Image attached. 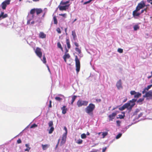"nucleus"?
Wrapping results in <instances>:
<instances>
[{
  "mask_svg": "<svg viewBox=\"0 0 152 152\" xmlns=\"http://www.w3.org/2000/svg\"><path fill=\"white\" fill-rule=\"evenodd\" d=\"M95 106L94 104L92 103L89 104L85 109L86 112L91 116L93 115V111L95 109Z\"/></svg>",
  "mask_w": 152,
  "mask_h": 152,
  "instance_id": "obj_1",
  "label": "nucleus"
},
{
  "mask_svg": "<svg viewBox=\"0 0 152 152\" xmlns=\"http://www.w3.org/2000/svg\"><path fill=\"white\" fill-rule=\"evenodd\" d=\"M75 62L76 66V70L77 72L78 73L80 69V63L79 58L77 56H75Z\"/></svg>",
  "mask_w": 152,
  "mask_h": 152,
  "instance_id": "obj_2",
  "label": "nucleus"
},
{
  "mask_svg": "<svg viewBox=\"0 0 152 152\" xmlns=\"http://www.w3.org/2000/svg\"><path fill=\"white\" fill-rule=\"evenodd\" d=\"M10 1L11 0H5L0 5V8L3 10H5L7 5L10 4Z\"/></svg>",
  "mask_w": 152,
  "mask_h": 152,
  "instance_id": "obj_3",
  "label": "nucleus"
},
{
  "mask_svg": "<svg viewBox=\"0 0 152 152\" xmlns=\"http://www.w3.org/2000/svg\"><path fill=\"white\" fill-rule=\"evenodd\" d=\"M88 103V102L86 101H83L80 99L77 102V104L78 107L83 106H86Z\"/></svg>",
  "mask_w": 152,
  "mask_h": 152,
  "instance_id": "obj_4",
  "label": "nucleus"
},
{
  "mask_svg": "<svg viewBox=\"0 0 152 152\" xmlns=\"http://www.w3.org/2000/svg\"><path fill=\"white\" fill-rule=\"evenodd\" d=\"M137 99H133L132 100H130L129 102L130 103V106L128 108V110L130 111L132 109V107L135 105V102L136 101Z\"/></svg>",
  "mask_w": 152,
  "mask_h": 152,
  "instance_id": "obj_5",
  "label": "nucleus"
},
{
  "mask_svg": "<svg viewBox=\"0 0 152 152\" xmlns=\"http://www.w3.org/2000/svg\"><path fill=\"white\" fill-rule=\"evenodd\" d=\"M35 53L39 57L41 58L42 57V53L41 51V49L40 48L37 47L36 48Z\"/></svg>",
  "mask_w": 152,
  "mask_h": 152,
  "instance_id": "obj_6",
  "label": "nucleus"
},
{
  "mask_svg": "<svg viewBox=\"0 0 152 152\" xmlns=\"http://www.w3.org/2000/svg\"><path fill=\"white\" fill-rule=\"evenodd\" d=\"M145 6V4L143 1H141L140 3H139L136 9L138 10H140L142 8Z\"/></svg>",
  "mask_w": 152,
  "mask_h": 152,
  "instance_id": "obj_7",
  "label": "nucleus"
},
{
  "mask_svg": "<svg viewBox=\"0 0 152 152\" xmlns=\"http://www.w3.org/2000/svg\"><path fill=\"white\" fill-rule=\"evenodd\" d=\"M118 113V111H116L114 113H113L109 115L108 116L109 121H112Z\"/></svg>",
  "mask_w": 152,
  "mask_h": 152,
  "instance_id": "obj_8",
  "label": "nucleus"
},
{
  "mask_svg": "<svg viewBox=\"0 0 152 152\" xmlns=\"http://www.w3.org/2000/svg\"><path fill=\"white\" fill-rule=\"evenodd\" d=\"M116 86L118 89H120L123 88L122 85V82L121 79H120L116 83Z\"/></svg>",
  "mask_w": 152,
  "mask_h": 152,
  "instance_id": "obj_9",
  "label": "nucleus"
},
{
  "mask_svg": "<svg viewBox=\"0 0 152 152\" xmlns=\"http://www.w3.org/2000/svg\"><path fill=\"white\" fill-rule=\"evenodd\" d=\"M152 97V91H149L148 92L146 93L145 95L143 96V97H151V98Z\"/></svg>",
  "mask_w": 152,
  "mask_h": 152,
  "instance_id": "obj_10",
  "label": "nucleus"
},
{
  "mask_svg": "<svg viewBox=\"0 0 152 152\" xmlns=\"http://www.w3.org/2000/svg\"><path fill=\"white\" fill-rule=\"evenodd\" d=\"M68 7V6L66 5H65L64 6H62L61 5H59L58 6V7L59 8V10H60L63 11V10H66V9H67Z\"/></svg>",
  "mask_w": 152,
  "mask_h": 152,
  "instance_id": "obj_11",
  "label": "nucleus"
},
{
  "mask_svg": "<svg viewBox=\"0 0 152 152\" xmlns=\"http://www.w3.org/2000/svg\"><path fill=\"white\" fill-rule=\"evenodd\" d=\"M66 134H63L62 138L61 141V145H62L64 144V143H65L66 141Z\"/></svg>",
  "mask_w": 152,
  "mask_h": 152,
  "instance_id": "obj_12",
  "label": "nucleus"
},
{
  "mask_svg": "<svg viewBox=\"0 0 152 152\" xmlns=\"http://www.w3.org/2000/svg\"><path fill=\"white\" fill-rule=\"evenodd\" d=\"M139 10L136 9L133 11L132 14L134 17H135L136 16H140V13L137 12Z\"/></svg>",
  "mask_w": 152,
  "mask_h": 152,
  "instance_id": "obj_13",
  "label": "nucleus"
},
{
  "mask_svg": "<svg viewBox=\"0 0 152 152\" xmlns=\"http://www.w3.org/2000/svg\"><path fill=\"white\" fill-rule=\"evenodd\" d=\"M61 109L62 110V113L63 114H64L66 113L67 109L66 108L65 106H63V107L61 108Z\"/></svg>",
  "mask_w": 152,
  "mask_h": 152,
  "instance_id": "obj_14",
  "label": "nucleus"
},
{
  "mask_svg": "<svg viewBox=\"0 0 152 152\" xmlns=\"http://www.w3.org/2000/svg\"><path fill=\"white\" fill-rule=\"evenodd\" d=\"M3 12H1V14H0V18H4L8 17V15L7 14H4Z\"/></svg>",
  "mask_w": 152,
  "mask_h": 152,
  "instance_id": "obj_15",
  "label": "nucleus"
},
{
  "mask_svg": "<svg viewBox=\"0 0 152 152\" xmlns=\"http://www.w3.org/2000/svg\"><path fill=\"white\" fill-rule=\"evenodd\" d=\"M46 36V34L43 32H40L39 34V37L43 39L45 38Z\"/></svg>",
  "mask_w": 152,
  "mask_h": 152,
  "instance_id": "obj_16",
  "label": "nucleus"
},
{
  "mask_svg": "<svg viewBox=\"0 0 152 152\" xmlns=\"http://www.w3.org/2000/svg\"><path fill=\"white\" fill-rule=\"evenodd\" d=\"M36 12V10L35 8H34L31 9L30 11V14L32 15V18H33L34 17V14Z\"/></svg>",
  "mask_w": 152,
  "mask_h": 152,
  "instance_id": "obj_17",
  "label": "nucleus"
},
{
  "mask_svg": "<svg viewBox=\"0 0 152 152\" xmlns=\"http://www.w3.org/2000/svg\"><path fill=\"white\" fill-rule=\"evenodd\" d=\"M36 13L37 15L41 13L42 12L43 10L41 8H36Z\"/></svg>",
  "mask_w": 152,
  "mask_h": 152,
  "instance_id": "obj_18",
  "label": "nucleus"
},
{
  "mask_svg": "<svg viewBox=\"0 0 152 152\" xmlns=\"http://www.w3.org/2000/svg\"><path fill=\"white\" fill-rule=\"evenodd\" d=\"M66 42L68 48L69 49H70L71 48V45L70 44V41L69 39H66Z\"/></svg>",
  "mask_w": 152,
  "mask_h": 152,
  "instance_id": "obj_19",
  "label": "nucleus"
},
{
  "mask_svg": "<svg viewBox=\"0 0 152 152\" xmlns=\"http://www.w3.org/2000/svg\"><path fill=\"white\" fill-rule=\"evenodd\" d=\"M42 148L43 150H46L48 148L49 146H50V145H49L48 144H45V145H43L42 144Z\"/></svg>",
  "mask_w": 152,
  "mask_h": 152,
  "instance_id": "obj_20",
  "label": "nucleus"
},
{
  "mask_svg": "<svg viewBox=\"0 0 152 152\" xmlns=\"http://www.w3.org/2000/svg\"><path fill=\"white\" fill-rule=\"evenodd\" d=\"M141 96V94L139 92H136V94L134 95V98H138L140 97Z\"/></svg>",
  "mask_w": 152,
  "mask_h": 152,
  "instance_id": "obj_21",
  "label": "nucleus"
},
{
  "mask_svg": "<svg viewBox=\"0 0 152 152\" xmlns=\"http://www.w3.org/2000/svg\"><path fill=\"white\" fill-rule=\"evenodd\" d=\"M77 96H76L74 95L72 97V99L71 102V104L72 105H73V102L75 100L76 98H77Z\"/></svg>",
  "mask_w": 152,
  "mask_h": 152,
  "instance_id": "obj_22",
  "label": "nucleus"
},
{
  "mask_svg": "<svg viewBox=\"0 0 152 152\" xmlns=\"http://www.w3.org/2000/svg\"><path fill=\"white\" fill-rule=\"evenodd\" d=\"M72 35L73 36V39L74 40H75L76 37V35L75 30L72 31Z\"/></svg>",
  "mask_w": 152,
  "mask_h": 152,
  "instance_id": "obj_23",
  "label": "nucleus"
},
{
  "mask_svg": "<svg viewBox=\"0 0 152 152\" xmlns=\"http://www.w3.org/2000/svg\"><path fill=\"white\" fill-rule=\"evenodd\" d=\"M125 108H127L128 110V108L130 106V103H129V102L127 103H125L124 105Z\"/></svg>",
  "mask_w": 152,
  "mask_h": 152,
  "instance_id": "obj_24",
  "label": "nucleus"
},
{
  "mask_svg": "<svg viewBox=\"0 0 152 152\" xmlns=\"http://www.w3.org/2000/svg\"><path fill=\"white\" fill-rule=\"evenodd\" d=\"M122 113L124 114V115H118V116H119V117L117 118H120L121 119H123L124 118V117H125V113L124 112H122Z\"/></svg>",
  "mask_w": 152,
  "mask_h": 152,
  "instance_id": "obj_25",
  "label": "nucleus"
},
{
  "mask_svg": "<svg viewBox=\"0 0 152 152\" xmlns=\"http://www.w3.org/2000/svg\"><path fill=\"white\" fill-rule=\"evenodd\" d=\"M57 45L58 47L60 48L62 51H63V48L62 47L61 44L60 42H59L57 43Z\"/></svg>",
  "mask_w": 152,
  "mask_h": 152,
  "instance_id": "obj_26",
  "label": "nucleus"
},
{
  "mask_svg": "<svg viewBox=\"0 0 152 152\" xmlns=\"http://www.w3.org/2000/svg\"><path fill=\"white\" fill-rule=\"evenodd\" d=\"M54 23L55 24H57L58 23V21L56 16H54L53 17Z\"/></svg>",
  "mask_w": 152,
  "mask_h": 152,
  "instance_id": "obj_27",
  "label": "nucleus"
},
{
  "mask_svg": "<svg viewBox=\"0 0 152 152\" xmlns=\"http://www.w3.org/2000/svg\"><path fill=\"white\" fill-rule=\"evenodd\" d=\"M63 57L66 58H69L70 57V56L69 54L67 53L64 55Z\"/></svg>",
  "mask_w": 152,
  "mask_h": 152,
  "instance_id": "obj_28",
  "label": "nucleus"
},
{
  "mask_svg": "<svg viewBox=\"0 0 152 152\" xmlns=\"http://www.w3.org/2000/svg\"><path fill=\"white\" fill-rule=\"evenodd\" d=\"M83 141L82 140L80 139H79L77 141V143L79 144H81L82 143Z\"/></svg>",
  "mask_w": 152,
  "mask_h": 152,
  "instance_id": "obj_29",
  "label": "nucleus"
},
{
  "mask_svg": "<svg viewBox=\"0 0 152 152\" xmlns=\"http://www.w3.org/2000/svg\"><path fill=\"white\" fill-rule=\"evenodd\" d=\"M139 28V27L138 25H136L134 26V31H136Z\"/></svg>",
  "mask_w": 152,
  "mask_h": 152,
  "instance_id": "obj_30",
  "label": "nucleus"
},
{
  "mask_svg": "<svg viewBox=\"0 0 152 152\" xmlns=\"http://www.w3.org/2000/svg\"><path fill=\"white\" fill-rule=\"evenodd\" d=\"M54 129V128L53 127H51L49 131V134H51L52 133Z\"/></svg>",
  "mask_w": 152,
  "mask_h": 152,
  "instance_id": "obj_31",
  "label": "nucleus"
},
{
  "mask_svg": "<svg viewBox=\"0 0 152 152\" xmlns=\"http://www.w3.org/2000/svg\"><path fill=\"white\" fill-rule=\"evenodd\" d=\"M108 134V133L107 132H103L102 133V138H104V137Z\"/></svg>",
  "mask_w": 152,
  "mask_h": 152,
  "instance_id": "obj_32",
  "label": "nucleus"
},
{
  "mask_svg": "<svg viewBox=\"0 0 152 152\" xmlns=\"http://www.w3.org/2000/svg\"><path fill=\"white\" fill-rule=\"evenodd\" d=\"M55 99L58 101L60 102L62 100V99L59 97H56L55 98Z\"/></svg>",
  "mask_w": 152,
  "mask_h": 152,
  "instance_id": "obj_33",
  "label": "nucleus"
},
{
  "mask_svg": "<svg viewBox=\"0 0 152 152\" xmlns=\"http://www.w3.org/2000/svg\"><path fill=\"white\" fill-rule=\"evenodd\" d=\"M81 138L82 139H85L86 137V135L84 133L81 134Z\"/></svg>",
  "mask_w": 152,
  "mask_h": 152,
  "instance_id": "obj_34",
  "label": "nucleus"
},
{
  "mask_svg": "<svg viewBox=\"0 0 152 152\" xmlns=\"http://www.w3.org/2000/svg\"><path fill=\"white\" fill-rule=\"evenodd\" d=\"M75 50L79 54H80L81 53V50L78 48H75Z\"/></svg>",
  "mask_w": 152,
  "mask_h": 152,
  "instance_id": "obj_35",
  "label": "nucleus"
},
{
  "mask_svg": "<svg viewBox=\"0 0 152 152\" xmlns=\"http://www.w3.org/2000/svg\"><path fill=\"white\" fill-rule=\"evenodd\" d=\"M42 61H43V63L44 64H45L46 62V58L44 55L43 56V59L42 60Z\"/></svg>",
  "mask_w": 152,
  "mask_h": 152,
  "instance_id": "obj_36",
  "label": "nucleus"
},
{
  "mask_svg": "<svg viewBox=\"0 0 152 152\" xmlns=\"http://www.w3.org/2000/svg\"><path fill=\"white\" fill-rule=\"evenodd\" d=\"M145 98L143 97L142 98L139 99L137 101V102H141L143 101L144 100Z\"/></svg>",
  "mask_w": 152,
  "mask_h": 152,
  "instance_id": "obj_37",
  "label": "nucleus"
},
{
  "mask_svg": "<svg viewBox=\"0 0 152 152\" xmlns=\"http://www.w3.org/2000/svg\"><path fill=\"white\" fill-rule=\"evenodd\" d=\"M49 126V127H53V122L52 121H49L48 123Z\"/></svg>",
  "mask_w": 152,
  "mask_h": 152,
  "instance_id": "obj_38",
  "label": "nucleus"
},
{
  "mask_svg": "<svg viewBox=\"0 0 152 152\" xmlns=\"http://www.w3.org/2000/svg\"><path fill=\"white\" fill-rule=\"evenodd\" d=\"M125 108L124 106V105H123L121 107H120L119 108V109L121 111H122L124 110Z\"/></svg>",
  "mask_w": 152,
  "mask_h": 152,
  "instance_id": "obj_39",
  "label": "nucleus"
},
{
  "mask_svg": "<svg viewBox=\"0 0 152 152\" xmlns=\"http://www.w3.org/2000/svg\"><path fill=\"white\" fill-rule=\"evenodd\" d=\"M130 93L131 95H135L136 94V92L134 91H132Z\"/></svg>",
  "mask_w": 152,
  "mask_h": 152,
  "instance_id": "obj_40",
  "label": "nucleus"
},
{
  "mask_svg": "<svg viewBox=\"0 0 152 152\" xmlns=\"http://www.w3.org/2000/svg\"><path fill=\"white\" fill-rule=\"evenodd\" d=\"M118 51L120 53H122L123 52V50L122 49L119 48L118 50Z\"/></svg>",
  "mask_w": 152,
  "mask_h": 152,
  "instance_id": "obj_41",
  "label": "nucleus"
},
{
  "mask_svg": "<svg viewBox=\"0 0 152 152\" xmlns=\"http://www.w3.org/2000/svg\"><path fill=\"white\" fill-rule=\"evenodd\" d=\"M64 129L65 130V133H64L63 135H67V128H66V127L65 126L64 128Z\"/></svg>",
  "mask_w": 152,
  "mask_h": 152,
  "instance_id": "obj_42",
  "label": "nucleus"
},
{
  "mask_svg": "<svg viewBox=\"0 0 152 152\" xmlns=\"http://www.w3.org/2000/svg\"><path fill=\"white\" fill-rule=\"evenodd\" d=\"M56 31L59 34H61V31L59 28H56Z\"/></svg>",
  "mask_w": 152,
  "mask_h": 152,
  "instance_id": "obj_43",
  "label": "nucleus"
},
{
  "mask_svg": "<svg viewBox=\"0 0 152 152\" xmlns=\"http://www.w3.org/2000/svg\"><path fill=\"white\" fill-rule=\"evenodd\" d=\"M146 88H144L143 90L142 91V93L143 94H144L145 93L147 92H146L148 91V90Z\"/></svg>",
  "mask_w": 152,
  "mask_h": 152,
  "instance_id": "obj_44",
  "label": "nucleus"
},
{
  "mask_svg": "<svg viewBox=\"0 0 152 152\" xmlns=\"http://www.w3.org/2000/svg\"><path fill=\"white\" fill-rule=\"evenodd\" d=\"M139 111H140V110L139 109H137L134 113V115H137V113H138Z\"/></svg>",
  "mask_w": 152,
  "mask_h": 152,
  "instance_id": "obj_45",
  "label": "nucleus"
},
{
  "mask_svg": "<svg viewBox=\"0 0 152 152\" xmlns=\"http://www.w3.org/2000/svg\"><path fill=\"white\" fill-rule=\"evenodd\" d=\"M121 135L122 134H119L116 136V138L117 139H118L121 136Z\"/></svg>",
  "mask_w": 152,
  "mask_h": 152,
  "instance_id": "obj_46",
  "label": "nucleus"
},
{
  "mask_svg": "<svg viewBox=\"0 0 152 152\" xmlns=\"http://www.w3.org/2000/svg\"><path fill=\"white\" fill-rule=\"evenodd\" d=\"M37 125L35 124H34L32 125L31 126V128H33L34 127H36L37 126Z\"/></svg>",
  "mask_w": 152,
  "mask_h": 152,
  "instance_id": "obj_47",
  "label": "nucleus"
},
{
  "mask_svg": "<svg viewBox=\"0 0 152 152\" xmlns=\"http://www.w3.org/2000/svg\"><path fill=\"white\" fill-rule=\"evenodd\" d=\"M152 86V84L148 86H147V87H146V88L148 90V89H149Z\"/></svg>",
  "mask_w": 152,
  "mask_h": 152,
  "instance_id": "obj_48",
  "label": "nucleus"
},
{
  "mask_svg": "<svg viewBox=\"0 0 152 152\" xmlns=\"http://www.w3.org/2000/svg\"><path fill=\"white\" fill-rule=\"evenodd\" d=\"M59 15H60V16H61L63 17H66V14L65 13V14H59Z\"/></svg>",
  "mask_w": 152,
  "mask_h": 152,
  "instance_id": "obj_49",
  "label": "nucleus"
},
{
  "mask_svg": "<svg viewBox=\"0 0 152 152\" xmlns=\"http://www.w3.org/2000/svg\"><path fill=\"white\" fill-rule=\"evenodd\" d=\"M66 3L65 2H63V1H61L60 3V5H66Z\"/></svg>",
  "mask_w": 152,
  "mask_h": 152,
  "instance_id": "obj_50",
  "label": "nucleus"
},
{
  "mask_svg": "<svg viewBox=\"0 0 152 152\" xmlns=\"http://www.w3.org/2000/svg\"><path fill=\"white\" fill-rule=\"evenodd\" d=\"M59 141H60V139H59L58 140V143H57V144H56V147H55V149L56 150V148H58V144H59Z\"/></svg>",
  "mask_w": 152,
  "mask_h": 152,
  "instance_id": "obj_51",
  "label": "nucleus"
},
{
  "mask_svg": "<svg viewBox=\"0 0 152 152\" xmlns=\"http://www.w3.org/2000/svg\"><path fill=\"white\" fill-rule=\"evenodd\" d=\"M121 123V121H116V123L117 124V125L118 126H119L120 125Z\"/></svg>",
  "mask_w": 152,
  "mask_h": 152,
  "instance_id": "obj_52",
  "label": "nucleus"
},
{
  "mask_svg": "<svg viewBox=\"0 0 152 152\" xmlns=\"http://www.w3.org/2000/svg\"><path fill=\"white\" fill-rule=\"evenodd\" d=\"M31 20V18H29V19H28V21H27V24H29L30 23V21Z\"/></svg>",
  "mask_w": 152,
  "mask_h": 152,
  "instance_id": "obj_53",
  "label": "nucleus"
},
{
  "mask_svg": "<svg viewBox=\"0 0 152 152\" xmlns=\"http://www.w3.org/2000/svg\"><path fill=\"white\" fill-rule=\"evenodd\" d=\"M91 2V1L90 0H89V1H86V2H84L83 3V4L84 5V4H87L88 3H90Z\"/></svg>",
  "mask_w": 152,
  "mask_h": 152,
  "instance_id": "obj_54",
  "label": "nucleus"
},
{
  "mask_svg": "<svg viewBox=\"0 0 152 152\" xmlns=\"http://www.w3.org/2000/svg\"><path fill=\"white\" fill-rule=\"evenodd\" d=\"M17 142L18 143H20L21 142V141L20 139H18L17 141Z\"/></svg>",
  "mask_w": 152,
  "mask_h": 152,
  "instance_id": "obj_55",
  "label": "nucleus"
},
{
  "mask_svg": "<svg viewBox=\"0 0 152 152\" xmlns=\"http://www.w3.org/2000/svg\"><path fill=\"white\" fill-rule=\"evenodd\" d=\"M51 103H52L51 101L50 100L49 101V107H52Z\"/></svg>",
  "mask_w": 152,
  "mask_h": 152,
  "instance_id": "obj_56",
  "label": "nucleus"
},
{
  "mask_svg": "<svg viewBox=\"0 0 152 152\" xmlns=\"http://www.w3.org/2000/svg\"><path fill=\"white\" fill-rule=\"evenodd\" d=\"M146 10H147V8H145V9H144V10H141V13H140L141 14V13H143L144 12V11H145L146 12Z\"/></svg>",
  "mask_w": 152,
  "mask_h": 152,
  "instance_id": "obj_57",
  "label": "nucleus"
},
{
  "mask_svg": "<svg viewBox=\"0 0 152 152\" xmlns=\"http://www.w3.org/2000/svg\"><path fill=\"white\" fill-rule=\"evenodd\" d=\"M74 44L75 45V46L77 47H78L79 46L78 43H77L76 42H75L74 43Z\"/></svg>",
  "mask_w": 152,
  "mask_h": 152,
  "instance_id": "obj_58",
  "label": "nucleus"
},
{
  "mask_svg": "<svg viewBox=\"0 0 152 152\" xmlns=\"http://www.w3.org/2000/svg\"><path fill=\"white\" fill-rule=\"evenodd\" d=\"M96 101L98 102H99L101 101V99H96Z\"/></svg>",
  "mask_w": 152,
  "mask_h": 152,
  "instance_id": "obj_59",
  "label": "nucleus"
},
{
  "mask_svg": "<svg viewBox=\"0 0 152 152\" xmlns=\"http://www.w3.org/2000/svg\"><path fill=\"white\" fill-rule=\"evenodd\" d=\"M143 115V114L142 113H140L138 115V118H139L140 117H141Z\"/></svg>",
  "mask_w": 152,
  "mask_h": 152,
  "instance_id": "obj_60",
  "label": "nucleus"
},
{
  "mask_svg": "<svg viewBox=\"0 0 152 152\" xmlns=\"http://www.w3.org/2000/svg\"><path fill=\"white\" fill-rule=\"evenodd\" d=\"M106 149H107V147H105V148H103L102 149V152H104L106 150Z\"/></svg>",
  "mask_w": 152,
  "mask_h": 152,
  "instance_id": "obj_61",
  "label": "nucleus"
},
{
  "mask_svg": "<svg viewBox=\"0 0 152 152\" xmlns=\"http://www.w3.org/2000/svg\"><path fill=\"white\" fill-rule=\"evenodd\" d=\"M30 149V147H28V148H27L25 150V151H29Z\"/></svg>",
  "mask_w": 152,
  "mask_h": 152,
  "instance_id": "obj_62",
  "label": "nucleus"
},
{
  "mask_svg": "<svg viewBox=\"0 0 152 152\" xmlns=\"http://www.w3.org/2000/svg\"><path fill=\"white\" fill-rule=\"evenodd\" d=\"M148 2L152 4V0H147Z\"/></svg>",
  "mask_w": 152,
  "mask_h": 152,
  "instance_id": "obj_63",
  "label": "nucleus"
},
{
  "mask_svg": "<svg viewBox=\"0 0 152 152\" xmlns=\"http://www.w3.org/2000/svg\"><path fill=\"white\" fill-rule=\"evenodd\" d=\"M118 107V106H117L115 107H113L112 110H115L116 109H117Z\"/></svg>",
  "mask_w": 152,
  "mask_h": 152,
  "instance_id": "obj_64",
  "label": "nucleus"
}]
</instances>
